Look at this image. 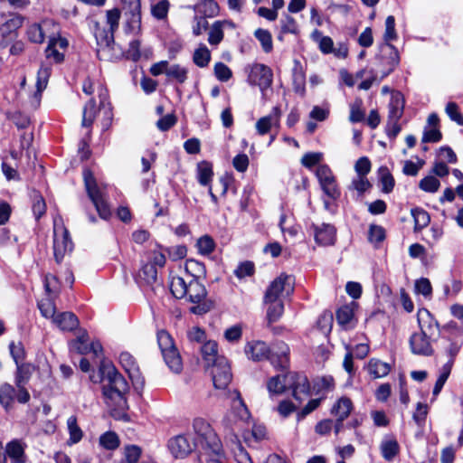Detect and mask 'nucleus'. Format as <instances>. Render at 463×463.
Segmentation results:
<instances>
[{"label":"nucleus","mask_w":463,"mask_h":463,"mask_svg":"<svg viewBox=\"0 0 463 463\" xmlns=\"http://www.w3.org/2000/svg\"><path fill=\"white\" fill-rule=\"evenodd\" d=\"M90 379L93 383H102V394L109 406L119 409L127 406L126 394L129 389L128 383L113 364L102 361L98 373L90 374Z\"/></svg>","instance_id":"nucleus-1"},{"label":"nucleus","mask_w":463,"mask_h":463,"mask_svg":"<svg viewBox=\"0 0 463 463\" xmlns=\"http://www.w3.org/2000/svg\"><path fill=\"white\" fill-rule=\"evenodd\" d=\"M229 398L232 400L231 410L223 417L222 425L226 439H229L236 446V444H240V436L245 440L249 439L246 430L250 424V413L237 390L229 392Z\"/></svg>","instance_id":"nucleus-2"},{"label":"nucleus","mask_w":463,"mask_h":463,"mask_svg":"<svg viewBox=\"0 0 463 463\" xmlns=\"http://www.w3.org/2000/svg\"><path fill=\"white\" fill-rule=\"evenodd\" d=\"M417 317L420 332L412 334L410 337L411 350L417 355H431L433 354L431 343L439 332L438 323L425 308L420 309Z\"/></svg>","instance_id":"nucleus-3"},{"label":"nucleus","mask_w":463,"mask_h":463,"mask_svg":"<svg viewBox=\"0 0 463 463\" xmlns=\"http://www.w3.org/2000/svg\"><path fill=\"white\" fill-rule=\"evenodd\" d=\"M270 393L279 394L286 389H291L293 397L301 402L309 394V383L306 375L298 373H288L270 378L267 383Z\"/></svg>","instance_id":"nucleus-4"},{"label":"nucleus","mask_w":463,"mask_h":463,"mask_svg":"<svg viewBox=\"0 0 463 463\" xmlns=\"http://www.w3.org/2000/svg\"><path fill=\"white\" fill-rule=\"evenodd\" d=\"M121 12L118 8H112L106 12V24L108 29L102 27L99 22H93V33L100 47H109L114 43V33L118 29Z\"/></svg>","instance_id":"nucleus-5"},{"label":"nucleus","mask_w":463,"mask_h":463,"mask_svg":"<svg viewBox=\"0 0 463 463\" xmlns=\"http://www.w3.org/2000/svg\"><path fill=\"white\" fill-rule=\"evenodd\" d=\"M73 250L69 231L64 226L61 217L53 220V254L57 263H61L67 254Z\"/></svg>","instance_id":"nucleus-6"},{"label":"nucleus","mask_w":463,"mask_h":463,"mask_svg":"<svg viewBox=\"0 0 463 463\" xmlns=\"http://www.w3.org/2000/svg\"><path fill=\"white\" fill-rule=\"evenodd\" d=\"M157 343L166 365L172 372L179 373L183 369V362L172 336L161 330L157 333Z\"/></svg>","instance_id":"nucleus-7"},{"label":"nucleus","mask_w":463,"mask_h":463,"mask_svg":"<svg viewBox=\"0 0 463 463\" xmlns=\"http://www.w3.org/2000/svg\"><path fill=\"white\" fill-rule=\"evenodd\" d=\"M83 178L88 195L95 205L97 212L102 219H108L111 214L110 209L105 201L103 194L97 187L96 181L91 171L88 169L84 170Z\"/></svg>","instance_id":"nucleus-8"},{"label":"nucleus","mask_w":463,"mask_h":463,"mask_svg":"<svg viewBox=\"0 0 463 463\" xmlns=\"http://www.w3.org/2000/svg\"><path fill=\"white\" fill-rule=\"evenodd\" d=\"M207 295L204 286L198 279H190L188 282L187 295L188 299L196 304L190 307V311L195 315H203L212 308V303L203 301Z\"/></svg>","instance_id":"nucleus-9"},{"label":"nucleus","mask_w":463,"mask_h":463,"mask_svg":"<svg viewBox=\"0 0 463 463\" xmlns=\"http://www.w3.org/2000/svg\"><path fill=\"white\" fill-rule=\"evenodd\" d=\"M316 176L323 193L328 198L336 200L340 197L341 192L336 177L327 165H319L316 170Z\"/></svg>","instance_id":"nucleus-10"},{"label":"nucleus","mask_w":463,"mask_h":463,"mask_svg":"<svg viewBox=\"0 0 463 463\" xmlns=\"http://www.w3.org/2000/svg\"><path fill=\"white\" fill-rule=\"evenodd\" d=\"M294 290V278L290 275L282 273L276 278L268 287L264 301L280 300L284 294L289 295Z\"/></svg>","instance_id":"nucleus-11"},{"label":"nucleus","mask_w":463,"mask_h":463,"mask_svg":"<svg viewBox=\"0 0 463 463\" xmlns=\"http://www.w3.org/2000/svg\"><path fill=\"white\" fill-rule=\"evenodd\" d=\"M121 4L127 16V32L139 34L142 30L140 0H121Z\"/></svg>","instance_id":"nucleus-12"},{"label":"nucleus","mask_w":463,"mask_h":463,"mask_svg":"<svg viewBox=\"0 0 463 463\" xmlns=\"http://www.w3.org/2000/svg\"><path fill=\"white\" fill-rule=\"evenodd\" d=\"M193 428L197 435V444L200 448L211 446L216 448L217 443H220L215 432L211 425L203 418H196L194 420Z\"/></svg>","instance_id":"nucleus-13"},{"label":"nucleus","mask_w":463,"mask_h":463,"mask_svg":"<svg viewBox=\"0 0 463 463\" xmlns=\"http://www.w3.org/2000/svg\"><path fill=\"white\" fill-rule=\"evenodd\" d=\"M197 447V442L189 435H177L168 441V449L176 458L187 457Z\"/></svg>","instance_id":"nucleus-14"},{"label":"nucleus","mask_w":463,"mask_h":463,"mask_svg":"<svg viewBox=\"0 0 463 463\" xmlns=\"http://www.w3.org/2000/svg\"><path fill=\"white\" fill-rule=\"evenodd\" d=\"M211 374L216 389H225L232 379L230 364L225 357H221L212 365Z\"/></svg>","instance_id":"nucleus-15"},{"label":"nucleus","mask_w":463,"mask_h":463,"mask_svg":"<svg viewBox=\"0 0 463 463\" xmlns=\"http://www.w3.org/2000/svg\"><path fill=\"white\" fill-rule=\"evenodd\" d=\"M272 78V71L264 64L256 63L250 67L248 81L251 85H258L261 89H267L271 85Z\"/></svg>","instance_id":"nucleus-16"},{"label":"nucleus","mask_w":463,"mask_h":463,"mask_svg":"<svg viewBox=\"0 0 463 463\" xmlns=\"http://www.w3.org/2000/svg\"><path fill=\"white\" fill-rule=\"evenodd\" d=\"M314 238L317 244L320 246L334 245L336 240L335 228L328 223L313 225Z\"/></svg>","instance_id":"nucleus-17"},{"label":"nucleus","mask_w":463,"mask_h":463,"mask_svg":"<svg viewBox=\"0 0 463 463\" xmlns=\"http://www.w3.org/2000/svg\"><path fill=\"white\" fill-rule=\"evenodd\" d=\"M119 364L128 374L132 383L137 385H143L144 379L141 376L139 368L136 363L135 358L128 352H122L119 354Z\"/></svg>","instance_id":"nucleus-18"},{"label":"nucleus","mask_w":463,"mask_h":463,"mask_svg":"<svg viewBox=\"0 0 463 463\" xmlns=\"http://www.w3.org/2000/svg\"><path fill=\"white\" fill-rule=\"evenodd\" d=\"M358 307V304L352 301L340 307L336 311V320L338 324L345 329H350L354 327L356 319L354 317L355 310Z\"/></svg>","instance_id":"nucleus-19"},{"label":"nucleus","mask_w":463,"mask_h":463,"mask_svg":"<svg viewBox=\"0 0 463 463\" xmlns=\"http://www.w3.org/2000/svg\"><path fill=\"white\" fill-rule=\"evenodd\" d=\"M246 355L253 361L269 359L270 349L267 344L260 340L249 342L245 346Z\"/></svg>","instance_id":"nucleus-20"},{"label":"nucleus","mask_w":463,"mask_h":463,"mask_svg":"<svg viewBox=\"0 0 463 463\" xmlns=\"http://www.w3.org/2000/svg\"><path fill=\"white\" fill-rule=\"evenodd\" d=\"M52 67L49 63H42L36 80V91L33 97V105L38 106L41 100L42 92L46 89L51 75Z\"/></svg>","instance_id":"nucleus-21"},{"label":"nucleus","mask_w":463,"mask_h":463,"mask_svg":"<svg viewBox=\"0 0 463 463\" xmlns=\"http://www.w3.org/2000/svg\"><path fill=\"white\" fill-rule=\"evenodd\" d=\"M289 348L284 342H278L272 352L270 351L269 360L271 364L279 369H286L289 364Z\"/></svg>","instance_id":"nucleus-22"},{"label":"nucleus","mask_w":463,"mask_h":463,"mask_svg":"<svg viewBox=\"0 0 463 463\" xmlns=\"http://www.w3.org/2000/svg\"><path fill=\"white\" fill-rule=\"evenodd\" d=\"M281 111L279 107H274L271 113L268 116L260 118L256 122V129L259 135L263 136L267 134L272 127H279L280 120Z\"/></svg>","instance_id":"nucleus-23"},{"label":"nucleus","mask_w":463,"mask_h":463,"mask_svg":"<svg viewBox=\"0 0 463 463\" xmlns=\"http://www.w3.org/2000/svg\"><path fill=\"white\" fill-rule=\"evenodd\" d=\"M198 463H224V457L221 453V444L216 448L207 446L199 449Z\"/></svg>","instance_id":"nucleus-24"},{"label":"nucleus","mask_w":463,"mask_h":463,"mask_svg":"<svg viewBox=\"0 0 463 463\" xmlns=\"http://www.w3.org/2000/svg\"><path fill=\"white\" fill-rule=\"evenodd\" d=\"M388 108V120L399 121L403 115L404 109V99L402 93H392Z\"/></svg>","instance_id":"nucleus-25"},{"label":"nucleus","mask_w":463,"mask_h":463,"mask_svg":"<svg viewBox=\"0 0 463 463\" xmlns=\"http://www.w3.org/2000/svg\"><path fill=\"white\" fill-rule=\"evenodd\" d=\"M52 322L62 331H71L79 325L77 317L71 312L57 314Z\"/></svg>","instance_id":"nucleus-26"},{"label":"nucleus","mask_w":463,"mask_h":463,"mask_svg":"<svg viewBox=\"0 0 463 463\" xmlns=\"http://www.w3.org/2000/svg\"><path fill=\"white\" fill-rule=\"evenodd\" d=\"M353 402L347 397H341L332 407L331 412L338 421H344L353 410Z\"/></svg>","instance_id":"nucleus-27"},{"label":"nucleus","mask_w":463,"mask_h":463,"mask_svg":"<svg viewBox=\"0 0 463 463\" xmlns=\"http://www.w3.org/2000/svg\"><path fill=\"white\" fill-rule=\"evenodd\" d=\"M50 26L56 27V24L52 21H43V24H32L27 31L29 40L35 43H42L44 41V31Z\"/></svg>","instance_id":"nucleus-28"},{"label":"nucleus","mask_w":463,"mask_h":463,"mask_svg":"<svg viewBox=\"0 0 463 463\" xmlns=\"http://www.w3.org/2000/svg\"><path fill=\"white\" fill-rule=\"evenodd\" d=\"M5 451L13 463H24V446L20 440L14 439L6 444Z\"/></svg>","instance_id":"nucleus-29"},{"label":"nucleus","mask_w":463,"mask_h":463,"mask_svg":"<svg viewBox=\"0 0 463 463\" xmlns=\"http://www.w3.org/2000/svg\"><path fill=\"white\" fill-rule=\"evenodd\" d=\"M382 456L387 461H392L400 451V446L394 438L384 439L380 445Z\"/></svg>","instance_id":"nucleus-30"},{"label":"nucleus","mask_w":463,"mask_h":463,"mask_svg":"<svg viewBox=\"0 0 463 463\" xmlns=\"http://www.w3.org/2000/svg\"><path fill=\"white\" fill-rule=\"evenodd\" d=\"M203 359L207 366H212L217 363L222 356L217 354V343L215 341H208L201 347Z\"/></svg>","instance_id":"nucleus-31"},{"label":"nucleus","mask_w":463,"mask_h":463,"mask_svg":"<svg viewBox=\"0 0 463 463\" xmlns=\"http://www.w3.org/2000/svg\"><path fill=\"white\" fill-rule=\"evenodd\" d=\"M14 397L15 390L11 384L3 383L0 385V404L6 411L12 409Z\"/></svg>","instance_id":"nucleus-32"},{"label":"nucleus","mask_w":463,"mask_h":463,"mask_svg":"<svg viewBox=\"0 0 463 463\" xmlns=\"http://www.w3.org/2000/svg\"><path fill=\"white\" fill-rule=\"evenodd\" d=\"M411 214L414 220V232H418L427 227L430 222V216L427 211L422 208L415 207L411 210Z\"/></svg>","instance_id":"nucleus-33"},{"label":"nucleus","mask_w":463,"mask_h":463,"mask_svg":"<svg viewBox=\"0 0 463 463\" xmlns=\"http://www.w3.org/2000/svg\"><path fill=\"white\" fill-rule=\"evenodd\" d=\"M213 176V165L207 161H202L197 165V178L201 185L211 186Z\"/></svg>","instance_id":"nucleus-34"},{"label":"nucleus","mask_w":463,"mask_h":463,"mask_svg":"<svg viewBox=\"0 0 463 463\" xmlns=\"http://www.w3.org/2000/svg\"><path fill=\"white\" fill-rule=\"evenodd\" d=\"M194 9L203 14L205 17H213L219 12V6L214 0H197Z\"/></svg>","instance_id":"nucleus-35"},{"label":"nucleus","mask_w":463,"mask_h":463,"mask_svg":"<svg viewBox=\"0 0 463 463\" xmlns=\"http://www.w3.org/2000/svg\"><path fill=\"white\" fill-rule=\"evenodd\" d=\"M98 109L94 99H90L83 108L81 126L90 128L97 116Z\"/></svg>","instance_id":"nucleus-36"},{"label":"nucleus","mask_w":463,"mask_h":463,"mask_svg":"<svg viewBox=\"0 0 463 463\" xmlns=\"http://www.w3.org/2000/svg\"><path fill=\"white\" fill-rule=\"evenodd\" d=\"M211 61V52L204 44H200L194 52L193 61L200 68L207 67Z\"/></svg>","instance_id":"nucleus-37"},{"label":"nucleus","mask_w":463,"mask_h":463,"mask_svg":"<svg viewBox=\"0 0 463 463\" xmlns=\"http://www.w3.org/2000/svg\"><path fill=\"white\" fill-rule=\"evenodd\" d=\"M390 365L378 359H371L368 363V372L373 378L386 376L390 372Z\"/></svg>","instance_id":"nucleus-38"},{"label":"nucleus","mask_w":463,"mask_h":463,"mask_svg":"<svg viewBox=\"0 0 463 463\" xmlns=\"http://www.w3.org/2000/svg\"><path fill=\"white\" fill-rule=\"evenodd\" d=\"M16 366L15 384L17 387L24 386L33 372V366L30 364L22 363L16 364Z\"/></svg>","instance_id":"nucleus-39"},{"label":"nucleus","mask_w":463,"mask_h":463,"mask_svg":"<svg viewBox=\"0 0 463 463\" xmlns=\"http://www.w3.org/2000/svg\"><path fill=\"white\" fill-rule=\"evenodd\" d=\"M306 75L302 67L298 64L293 70V86L296 93L305 96L306 93Z\"/></svg>","instance_id":"nucleus-40"},{"label":"nucleus","mask_w":463,"mask_h":463,"mask_svg":"<svg viewBox=\"0 0 463 463\" xmlns=\"http://www.w3.org/2000/svg\"><path fill=\"white\" fill-rule=\"evenodd\" d=\"M382 52L389 54V59L387 61V64L389 65V69L382 76V78H384L391 71H392L394 70V68L399 64L400 56H399V52H398L397 49L392 44H390V43H385L382 48Z\"/></svg>","instance_id":"nucleus-41"},{"label":"nucleus","mask_w":463,"mask_h":463,"mask_svg":"<svg viewBox=\"0 0 463 463\" xmlns=\"http://www.w3.org/2000/svg\"><path fill=\"white\" fill-rule=\"evenodd\" d=\"M24 24V17L20 14H11L10 17L1 25L0 31L3 35L9 34L19 29Z\"/></svg>","instance_id":"nucleus-42"},{"label":"nucleus","mask_w":463,"mask_h":463,"mask_svg":"<svg viewBox=\"0 0 463 463\" xmlns=\"http://www.w3.org/2000/svg\"><path fill=\"white\" fill-rule=\"evenodd\" d=\"M188 283L182 277H173L170 282V289L176 298H183L187 295Z\"/></svg>","instance_id":"nucleus-43"},{"label":"nucleus","mask_w":463,"mask_h":463,"mask_svg":"<svg viewBox=\"0 0 463 463\" xmlns=\"http://www.w3.org/2000/svg\"><path fill=\"white\" fill-rule=\"evenodd\" d=\"M138 279L146 285L154 284L157 279L156 268L150 263L145 264L138 272Z\"/></svg>","instance_id":"nucleus-44"},{"label":"nucleus","mask_w":463,"mask_h":463,"mask_svg":"<svg viewBox=\"0 0 463 463\" xmlns=\"http://www.w3.org/2000/svg\"><path fill=\"white\" fill-rule=\"evenodd\" d=\"M269 305L267 309V318L269 323L278 321L283 314L284 305L281 300L264 301Z\"/></svg>","instance_id":"nucleus-45"},{"label":"nucleus","mask_w":463,"mask_h":463,"mask_svg":"<svg viewBox=\"0 0 463 463\" xmlns=\"http://www.w3.org/2000/svg\"><path fill=\"white\" fill-rule=\"evenodd\" d=\"M184 270L192 277L191 279H198L205 275L204 265L195 260H187L184 264Z\"/></svg>","instance_id":"nucleus-46"},{"label":"nucleus","mask_w":463,"mask_h":463,"mask_svg":"<svg viewBox=\"0 0 463 463\" xmlns=\"http://www.w3.org/2000/svg\"><path fill=\"white\" fill-rule=\"evenodd\" d=\"M365 118V111L363 108V100L356 98L353 103L350 104L349 121L352 123L361 122Z\"/></svg>","instance_id":"nucleus-47"},{"label":"nucleus","mask_w":463,"mask_h":463,"mask_svg":"<svg viewBox=\"0 0 463 463\" xmlns=\"http://www.w3.org/2000/svg\"><path fill=\"white\" fill-rule=\"evenodd\" d=\"M188 71L180 64H172L168 66L166 76L182 84L187 80Z\"/></svg>","instance_id":"nucleus-48"},{"label":"nucleus","mask_w":463,"mask_h":463,"mask_svg":"<svg viewBox=\"0 0 463 463\" xmlns=\"http://www.w3.org/2000/svg\"><path fill=\"white\" fill-rule=\"evenodd\" d=\"M89 342V335L86 332L80 333L77 338L71 342V350L85 354L90 353V344Z\"/></svg>","instance_id":"nucleus-49"},{"label":"nucleus","mask_w":463,"mask_h":463,"mask_svg":"<svg viewBox=\"0 0 463 463\" xmlns=\"http://www.w3.org/2000/svg\"><path fill=\"white\" fill-rule=\"evenodd\" d=\"M99 445L108 450H115L119 446L118 436L113 431H107L99 437Z\"/></svg>","instance_id":"nucleus-50"},{"label":"nucleus","mask_w":463,"mask_h":463,"mask_svg":"<svg viewBox=\"0 0 463 463\" xmlns=\"http://www.w3.org/2000/svg\"><path fill=\"white\" fill-rule=\"evenodd\" d=\"M67 426L70 433V442L72 444L78 443L81 439L83 433L77 423V418L75 416L69 417Z\"/></svg>","instance_id":"nucleus-51"},{"label":"nucleus","mask_w":463,"mask_h":463,"mask_svg":"<svg viewBox=\"0 0 463 463\" xmlns=\"http://www.w3.org/2000/svg\"><path fill=\"white\" fill-rule=\"evenodd\" d=\"M38 307L43 317L52 318L56 317V307L51 298H45L38 302Z\"/></svg>","instance_id":"nucleus-52"},{"label":"nucleus","mask_w":463,"mask_h":463,"mask_svg":"<svg viewBox=\"0 0 463 463\" xmlns=\"http://www.w3.org/2000/svg\"><path fill=\"white\" fill-rule=\"evenodd\" d=\"M255 37L259 40L265 52H270L273 48L272 37L269 31L258 29L255 31Z\"/></svg>","instance_id":"nucleus-53"},{"label":"nucleus","mask_w":463,"mask_h":463,"mask_svg":"<svg viewBox=\"0 0 463 463\" xmlns=\"http://www.w3.org/2000/svg\"><path fill=\"white\" fill-rule=\"evenodd\" d=\"M380 180L382 183V191L385 194H389L392 191L394 186V179L387 167H381L379 169Z\"/></svg>","instance_id":"nucleus-54"},{"label":"nucleus","mask_w":463,"mask_h":463,"mask_svg":"<svg viewBox=\"0 0 463 463\" xmlns=\"http://www.w3.org/2000/svg\"><path fill=\"white\" fill-rule=\"evenodd\" d=\"M196 246L199 253L208 255L215 249V243L213 238L209 235H203L198 239Z\"/></svg>","instance_id":"nucleus-55"},{"label":"nucleus","mask_w":463,"mask_h":463,"mask_svg":"<svg viewBox=\"0 0 463 463\" xmlns=\"http://www.w3.org/2000/svg\"><path fill=\"white\" fill-rule=\"evenodd\" d=\"M223 38L222 23L216 21L210 28L208 42L212 45H217Z\"/></svg>","instance_id":"nucleus-56"},{"label":"nucleus","mask_w":463,"mask_h":463,"mask_svg":"<svg viewBox=\"0 0 463 463\" xmlns=\"http://www.w3.org/2000/svg\"><path fill=\"white\" fill-rule=\"evenodd\" d=\"M439 181L433 175H428L419 183V187L427 193H435L439 190Z\"/></svg>","instance_id":"nucleus-57"},{"label":"nucleus","mask_w":463,"mask_h":463,"mask_svg":"<svg viewBox=\"0 0 463 463\" xmlns=\"http://www.w3.org/2000/svg\"><path fill=\"white\" fill-rule=\"evenodd\" d=\"M213 72L218 80L225 82L232 77V70L223 62H216L213 67Z\"/></svg>","instance_id":"nucleus-58"},{"label":"nucleus","mask_w":463,"mask_h":463,"mask_svg":"<svg viewBox=\"0 0 463 463\" xmlns=\"http://www.w3.org/2000/svg\"><path fill=\"white\" fill-rule=\"evenodd\" d=\"M169 10V2L167 0H161L151 7L152 15L158 19L163 20L167 17Z\"/></svg>","instance_id":"nucleus-59"},{"label":"nucleus","mask_w":463,"mask_h":463,"mask_svg":"<svg viewBox=\"0 0 463 463\" xmlns=\"http://www.w3.org/2000/svg\"><path fill=\"white\" fill-rule=\"evenodd\" d=\"M333 315L329 311L323 312L317 321V326L321 330L322 333L326 334L330 332L333 326Z\"/></svg>","instance_id":"nucleus-60"},{"label":"nucleus","mask_w":463,"mask_h":463,"mask_svg":"<svg viewBox=\"0 0 463 463\" xmlns=\"http://www.w3.org/2000/svg\"><path fill=\"white\" fill-rule=\"evenodd\" d=\"M323 159V154L320 152H310L305 154L301 158V164L308 168L311 169L313 166H317L320 165L319 163Z\"/></svg>","instance_id":"nucleus-61"},{"label":"nucleus","mask_w":463,"mask_h":463,"mask_svg":"<svg viewBox=\"0 0 463 463\" xmlns=\"http://www.w3.org/2000/svg\"><path fill=\"white\" fill-rule=\"evenodd\" d=\"M280 24L282 33L296 34L298 33V24L296 20L292 16L285 14L283 18L280 20Z\"/></svg>","instance_id":"nucleus-62"},{"label":"nucleus","mask_w":463,"mask_h":463,"mask_svg":"<svg viewBox=\"0 0 463 463\" xmlns=\"http://www.w3.org/2000/svg\"><path fill=\"white\" fill-rule=\"evenodd\" d=\"M445 110L452 121L463 126V115L458 111V106L455 102H449Z\"/></svg>","instance_id":"nucleus-63"},{"label":"nucleus","mask_w":463,"mask_h":463,"mask_svg":"<svg viewBox=\"0 0 463 463\" xmlns=\"http://www.w3.org/2000/svg\"><path fill=\"white\" fill-rule=\"evenodd\" d=\"M232 449L235 463H253L249 453L241 447V444H236Z\"/></svg>","instance_id":"nucleus-64"}]
</instances>
